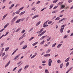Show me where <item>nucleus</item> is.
Here are the masks:
<instances>
[{"label": "nucleus", "instance_id": "obj_58", "mask_svg": "<svg viewBox=\"0 0 73 73\" xmlns=\"http://www.w3.org/2000/svg\"><path fill=\"white\" fill-rule=\"evenodd\" d=\"M23 38V36H21L20 38H19V40H21V39H22V38Z\"/></svg>", "mask_w": 73, "mask_h": 73}, {"label": "nucleus", "instance_id": "obj_21", "mask_svg": "<svg viewBox=\"0 0 73 73\" xmlns=\"http://www.w3.org/2000/svg\"><path fill=\"white\" fill-rule=\"evenodd\" d=\"M8 50H9V47H7L6 48L5 50V52H7V51H8Z\"/></svg>", "mask_w": 73, "mask_h": 73}, {"label": "nucleus", "instance_id": "obj_63", "mask_svg": "<svg viewBox=\"0 0 73 73\" xmlns=\"http://www.w3.org/2000/svg\"><path fill=\"white\" fill-rule=\"evenodd\" d=\"M14 5H15V4H13L11 6L13 8V7L14 6Z\"/></svg>", "mask_w": 73, "mask_h": 73}, {"label": "nucleus", "instance_id": "obj_47", "mask_svg": "<svg viewBox=\"0 0 73 73\" xmlns=\"http://www.w3.org/2000/svg\"><path fill=\"white\" fill-rule=\"evenodd\" d=\"M17 67H15L13 70V71H15V70L17 68Z\"/></svg>", "mask_w": 73, "mask_h": 73}, {"label": "nucleus", "instance_id": "obj_18", "mask_svg": "<svg viewBox=\"0 0 73 73\" xmlns=\"http://www.w3.org/2000/svg\"><path fill=\"white\" fill-rule=\"evenodd\" d=\"M69 59H70V57H68L67 58L66 60H65V62H67L69 60Z\"/></svg>", "mask_w": 73, "mask_h": 73}, {"label": "nucleus", "instance_id": "obj_51", "mask_svg": "<svg viewBox=\"0 0 73 73\" xmlns=\"http://www.w3.org/2000/svg\"><path fill=\"white\" fill-rule=\"evenodd\" d=\"M47 24V23L46 22H45L43 25V26L45 25H46Z\"/></svg>", "mask_w": 73, "mask_h": 73}, {"label": "nucleus", "instance_id": "obj_44", "mask_svg": "<svg viewBox=\"0 0 73 73\" xmlns=\"http://www.w3.org/2000/svg\"><path fill=\"white\" fill-rule=\"evenodd\" d=\"M58 7V6H56L53 8V9H55L57 8Z\"/></svg>", "mask_w": 73, "mask_h": 73}, {"label": "nucleus", "instance_id": "obj_29", "mask_svg": "<svg viewBox=\"0 0 73 73\" xmlns=\"http://www.w3.org/2000/svg\"><path fill=\"white\" fill-rule=\"evenodd\" d=\"M44 42H45V41L43 40L42 42H41L40 43V44L41 45H42V44H44Z\"/></svg>", "mask_w": 73, "mask_h": 73}, {"label": "nucleus", "instance_id": "obj_62", "mask_svg": "<svg viewBox=\"0 0 73 73\" xmlns=\"http://www.w3.org/2000/svg\"><path fill=\"white\" fill-rule=\"evenodd\" d=\"M39 68L40 69H41L42 68V67H41V66H39Z\"/></svg>", "mask_w": 73, "mask_h": 73}, {"label": "nucleus", "instance_id": "obj_8", "mask_svg": "<svg viewBox=\"0 0 73 73\" xmlns=\"http://www.w3.org/2000/svg\"><path fill=\"white\" fill-rule=\"evenodd\" d=\"M65 7V6L63 5H61V7L60 8V9H63V8H64Z\"/></svg>", "mask_w": 73, "mask_h": 73}, {"label": "nucleus", "instance_id": "obj_6", "mask_svg": "<svg viewBox=\"0 0 73 73\" xmlns=\"http://www.w3.org/2000/svg\"><path fill=\"white\" fill-rule=\"evenodd\" d=\"M20 55H18L16 56L13 59L14 60H16V59H17L18 58V57L20 56Z\"/></svg>", "mask_w": 73, "mask_h": 73}, {"label": "nucleus", "instance_id": "obj_12", "mask_svg": "<svg viewBox=\"0 0 73 73\" xmlns=\"http://www.w3.org/2000/svg\"><path fill=\"white\" fill-rule=\"evenodd\" d=\"M41 23V21L38 22L36 25V26H38V25H39Z\"/></svg>", "mask_w": 73, "mask_h": 73}, {"label": "nucleus", "instance_id": "obj_50", "mask_svg": "<svg viewBox=\"0 0 73 73\" xmlns=\"http://www.w3.org/2000/svg\"><path fill=\"white\" fill-rule=\"evenodd\" d=\"M35 56H36L35 55H33V56H32L31 57V58H34V57H35Z\"/></svg>", "mask_w": 73, "mask_h": 73}, {"label": "nucleus", "instance_id": "obj_10", "mask_svg": "<svg viewBox=\"0 0 73 73\" xmlns=\"http://www.w3.org/2000/svg\"><path fill=\"white\" fill-rule=\"evenodd\" d=\"M43 30H44V28H42L41 29L40 31L38 33V34H40V33H41V32H42V31H43Z\"/></svg>", "mask_w": 73, "mask_h": 73}, {"label": "nucleus", "instance_id": "obj_54", "mask_svg": "<svg viewBox=\"0 0 73 73\" xmlns=\"http://www.w3.org/2000/svg\"><path fill=\"white\" fill-rule=\"evenodd\" d=\"M46 62V61H45V60H43V61H42V63H45Z\"/></svg>", "mask_w": 73, "mask_h": 73}, {"label": "nucleus", "instance_id": "obj_15", "mask_svg": "<svg viewBox=\"0 0 73 73\" xmlns=\"http://www.w3.org/2000/svg\"><path fill=\"white\" fill-rule=\"evenodd\" d=\"M51 51V49H48V50L46 52V53H49Z\"/></svg>", "mask_w": 73, "mask_h": 73}, {"label": "nucleus", "instance_id": "obj_23", "mask_svg": "<svg viewBox=\"0 0 73 73\" xmlns=\"http://www.w3.org/2000/svg\"><path fill=\"white\" fill-rule=\"evenodd\" d=\"M63 3L64 2H60L58 4V5H61V4H62V3Z\"/></svg>", "mask_w": 73, "mask_h": 73}, {"label": "nucleus", "instance_id": "obj_7", "mask_svg": "<svg viewBox=\"0 0 73 73\" xmlns=\"http://www.w3.org/2000/svg\"><path fill=\"white\" fill-rule=\"evenodd\" d=\"M61 45H62V44H58L57 46V48H60V47L61 46Z\"/></svg>", "mask_w": 73, "mask_h": 73}, {"label": "nucleus", "instance_id": "obj_46", "mask_svg": "<svg viewBox=\"0 0 73 73\" xmlns=\"http://www.w3.org/2000/svg\"><path fill=\"white\" fill-rule=\"evenodd\" d=\"M5 54V52H4V53H3L2 56V57H4Z\"/></svg>", "mask_w": 73, "mask_h": 73}, {"label": "nucleus", "instance_id": "obj_24", "mask_svg": "<svg viewBox=\"0 0 73 73\" xmlns=\"http://www.w3.org/2000/svg\"><path fill=\"white\" fill-rule=\"evenodd\" d=\"M53 7V4L51 5L50 6V8H49V9H50L51 8H52Z\"/></svg>", "mask_w": 73, "mask_h": 73}, {"label": "nucleus", "instance_id": "obj_37", "mask_svg": "<svg viewBox=\"0 0 73 73\" xmlns=\"http://www.w3.org/2000/svg\"><path fill=\"white\" fill-rule=\"evenodd\" d=\"M58 1V0H56V1H53V3H57V2Z\"/></svg>", "mask_w": 73, "mask_h": 73}, {"label": "nucleus", "instance_id": "obj_14", "mask_svg": "<svg viewBox=\"0 0 73 73\" xmlns=\"http://www.w3.org/2000/svg\"><path fill=\"white\" fill-rule=\"evenodd\" d=\"M50 56V54H47L44 55V57H48Z\"/></svg>", "mask_w": 73, "mask_h": 73}, {"label": "nucleus", "instance_id": "obj_64", "mask_svg": "<svg viewBox=\"0 0 73 73\" xmlns=\"http://www.w3.org/2000/svg\"><path fill=\"white\" fill-rule=\"evenodd\" d=\"M56 11H53L52 12V13H56Z\"/></svg>", "mask_w": 73, "mask_h": 73}, {"label": "nucleus", "instance_id": "obj_39", "mask_svg": "<svg viewBox=\"0 0 73 73\" xmlns=\"http://www.w3.org/2000/svg\"><path fill=\"white\" fill-rule=\"evenodd\" d=\"M35 38V37H31L30 39H29V41H31V40H32V39L33 38Z\"/></svg>", "mask_w": 73, "mask_h": 73}, {"label": "nucleus", "instance_id": "obj_57", "mask_svg": "<svg viewBox=\"0 0 73 73\" xmlns=\"http://www.w3.org/2000/svg\"><path fill=\"white\" fill-rule=\"evenodd\" d=\"M64 11H65V10H63L62 11H61L60 12V13H62L63 12H64Z\"/></svg>", "mask_w": 73, "mask_h": 73}, {"label": "nucleus", "instance_id": "obj_60", "mask_svg": "<svg viewBox=\"0 0 73 73\" xmlns=\"http://www.w3.org/2000/svg\"><path fill=\"white\" fill-rule=\"evenodd\" d=\"M39 3H40V1H38L36 3V4H39Z\"/></svg>", "mask_w": 73, "mask_h": 73}, {"label": "nucleus", "instance_id": "obj_16", "mask_svg": "<svg viewBox=\"0 0 73 73\" xmlns=\"http://www.w3.org/2000/svg\"><path fill=\"white\" fill-rule=\"evenodd\" d=\"M7 15H8V14H6L5 15H4L3 17L2 20H4V19L5 17H6L7 16Z\"/></svg>", "mask_w": 73, "mask_h": 73}, {"label": "nucleus", "instance_id": "obj_56", "mask_svg": "<svg viewBox=\"0 0 73 73\" xmlns=\"http://www.w3.org/2000/svg\"><path fill=\"white\" fill-rule=\"evenodd\" d=\"M4 36V35H3L2 36H0V40L1 39V38H2V37H3Z\"/></svg>", "mask_w": 73, "mask_h": 73}, {"label": "nucleus", "instance_id": "obj_53", "mask_svg": "<svg viewBox=\"0 0 73 73\" xmlns=\"http://www.w3.org/2000/svg\"><path fill=\"white\" fill-rule=\"evenodd\" d=\"M15 13H16V12H14L13 14L12 15V16H14L15 15Z\"/></svg>", "mask_w": 73, "mask_h": 73}, {"label": "nucleus", "instance_id": "obj_41", "mask_svg": "<svg viewBox=\"0 0 73 73\" xmlns=\"http://www.w3.org/2000/svg\"><path fill=\"white\" fill-rule=\"evenodd\" d=\"M25 30H23L21 32V33H24V32H25Z\"/></svg>", "mask_w": 73, "mask_h": 73}, {"label": "nucleus", "instance_id": "obj_55", "mask_svg": "<svg viewBox=\"0 0 73 73\" xmlns=\"http://www.w3.org/2000/svg\"><path fill=\"white\" fill-rule=\"evenodd\" d=\"M4 29H2V30H1L0 31V32H2V31H4Z\"/></svg>", "mask_w": 73, "mask_h": 73}, {"label": "nucleus", "instance_id": "obj_5", "mask_svg": "<svg viewBox=\"0 0 73 73\" xmlns=\"http://www.w3.org/2000/svg\"><path fill=\"white\" fill-rule=\"evenodd\" d=\"M26 12L25 11H23V12H22L21 13H20L19 14L20 16H21V15H23V14H24V13H25Z\"/></svg>", "mask_w": 73, "mask_h": 73}, {"label": "nucleus", "instance_id": "obj_27", "mask_svg": "<svg viewBox=\"0 0 73 73\" xmlns=\"http://www.w3.org/2000/svg\"><path fill=\"white\" fill-rule=\"evenodd\" d=\"M45 72L46 73H49V71H48V70L47 69L45 70Z\"/></svg>", "mask_w": 73, "mask_h": 73}, {"label": "nucleus", "instance_id": "obj_49", "mask_svg": "<svg viewBox=\"0 0 73 73\" xmlns=\"http://www.w3.org/2000/svg\"><path fill=\"white\" fill-rule=\"evenodd\" d=\"M23 8H24V7L21 8L19 9V11H21V10H22V9H23Z\"/></svg>", "mask_w": 73, "mask_h": 73}, {"label": "nucleus", "instance_id": "obj_59", "mask_svg": "<svg viewBox=\"0 0 73 73\" xmlns=\"http://www.w3.org/2000/svg\"><path fill=\"white\" fill-rule=\"evenodd\" d=\"M24 43V41H22L21 42L20 44V45H21V44H23V43Z\"/></svg>", "mask_w": 73, "mask_h": 73}, {"label": "nucleus", "instance_id": "obj_40", "mask_svg": "<svg viewBox=\"0 0 73 73\" xmlns=\"http://www.w3.org/2000/svg\"><path fill=\"white\" fill-rule=\"evenodd\" d=\"M33 28H32L29 31V32H31V31H32L33 30Z\"/></svg>", "mask_w": 73, "mask_h": 73}, {"label": "nucleus", "instance_id": "obj_22", "mask_svg": "<svg viewBox=\"0 0 73 73\" xmlns=\"http://www.w3.org/2000/svg\"><path fill=\"white\" fill-rule=\"evenodd\" d=\"M63 66V63L61 64L60 65V69H62V66Z\"/></svg>", "mask_w": 73, "mask_h": 73}, {"label": "nucleus", "instance_id": "obj_45", "mask_svg": "<svg viewBox=\"0 0 73 73\" xmlns=\"http://www.w3.org/2000/svg\"><path fill=\"white\" fill-rule=\"evenodd\" d=\"M66 26V25H63L61 27V28H63V27H65Z\"/></svg>", "mask_w": 73, "mask_h": 73}, {"label": "nucleus", "instance_id": "obj_48", "mask_svg": "<svg viewBox=\"0 0 73 73\" xmlns=\"http://www.w3.org/2000/svg\"><path fill=\"white\" fill-rule=\"evenodd\" d=\"M20 13V11H18L16 13V14H17V15H18L19 13Z\"/></svg>", "mask_w": 73, "mask_h": 73}, {"label": "nucleus", "instance_id": "obj_52", "mask_svg": "<svg viewBox=\"0 0 73 73\" xmlns=\"http://www.w3.org/2000/svg\"><path fill=\"white\" fill-rule=\"evenodd\" d=\"M72 0H68V3H71V2H72Z\"/></svg>", "mask_w": 73, "mask_h": 73}, {"label": "nucleus", "instance_id": "obj_61", "mask_svg": "<svg viewBox=\"0 0 73 73\" xmlns=\"http://www.w3.org/2000/svg\"><path fill=\"white\" fill-rule=\"evenodd\" d=\"M3 43H2L1 45V48H2V47H3Z\"/></svg>", "mask_w": 73, "mask_h": 73}, {"label": "nucleus", "instance_id": "obj_17", "mask_svg": "<svg viewBox=\"0 0 73 73\" xmlns=\"http://www.w3.org/2000/svg\"><path fill=\"white\" fill-rule=\"evenodd\" d=\"M21 20V19H19L17 21L15 22V23L16 24H17L18 23H20V21Z\"/></svg>", "mask_w": 73, "mask_h": 73}, {"label": "nucleus", "instance_id": "obj_9", "mask_svg": "<svg viewBox=\"0 0 73 73\" xmlns=\"http://www.w3.org/2000/svg\"><path fill=\"white\" fill-rule=\"evenodd\" d=\"M17 16H16L14 18H13L12 19L13 21H15L16 20V19H17Z\"/></svg>", "mask_w": 73, "mask_h": 73}, {"label": "nucleus", "instance_id": "obj_26", "mask_svg": "<svg viewBox=\"0 0 73 73\" xmlns=\"http://www.w3.org/2000/svg\"><path fill=\"white\" fill-rule=\"evenodd\" d=\"M38 44V42H36L35 43H33L32 44V45L33 46H35V45H36V44Z\"/></svg>", "mask_w": 73, "mask_h": 73}, {"label": "nucleus", "instance_id": "obj_20", "mask_svg": "<svg viewBox=\"0 0 73 73\" xmlns=\"http://www.w3.org/2000/svg\"><path fill=\"white\" fill-rule=\"evenodd\" d=\"M28 67H29V65H27L25 66L24 68V69H27Z\"/></svg>", "mask_w": 73, "mask_h": 73}, {"label": "nucleus", "instance_id": "obj_13", "mask_svg": "<svg viewBox=\"0 0 73 73\" xmlns=\"http://www.w3.org/2000/svg\"><path fill=\"white\" fill-rule=\"evenodd\" d=\"M27 48V45H25L22 48V49H26Z\"/></svg>", "mask_w": 73, "mask_h": 73}, {"label": "nucleus", "instance_id": "obj_31", "mask_svg": "<svg viewBox=\"0 0 73 73\" xmlns=\"http://www.w3.org/2000/svg\"><path fill=\"white\" fill-rule=\"evenodd\" d=\"M51 38H52V37L51 36L49 38H48L47 40V41H49L51 39Z\"/></svg>", "mask_w": 73, "mask_h": 73}, {"label": "nucleus", "instance_id": "obj_1", "mask_svg": "<svg viewBox=\"0 0 73 73\" xmlns=\"http://www.w3.org/2000/svg\"><path fill=\"white\" fill-rule=\"evenodd\" d=\"M52 64V59H49L48 60V66H50Z\"/></svg>", "mask_w": 73, "mask_h": 73}, {"label": "nucleus", "instance_id": "obj_25", "mask_svg": "<svg viewBox=\"0 0 73 73\" xmlns=\"http://www.w3.org/2000/svg\"><path fill=\"white\" fill-rule=\"evenodd\" d=\"M22 70V68H20V69L19 70L18 72L17 73H20V72H21V71Z\"/></svg>", "mask_w": 73, "mask_h": 73}, {"label": "nucleus", "instance_id": "obj_34", "mask_svg": "<svg viewBox=\"0 0 73 73\" xmlns=\"http://www.w3.org/2000/svg\"><path fill=\"white\" fill-rule=\"evenodd\" d=\"M56 44H57V43H55L52 46V47H54V46H56Z\"/></svg>", "mask_w": 73, "mask_h": 73}, {"label": "nucleus", "instance_id": "obj_11", "mask_svg": "<svg viewBox=\"0 0 73 73\" xmlns=\"http://www.w3.org/2000/svg\"><path fill=\"white\" fill-rule=\"evenodd\" d=\"M64 27H63L60 30V32L61 33H62L63 32V30L64 29Z\"/></svg>", "mask_w": 73, "mask_h": 73}, {"label": "nucleus", "instance_id": "obj_2", "mask_svg": "<svg viewBox=\"0 0 73 73\" xmlns=\"http://www.w3.org/2000/svg\"><path fill=\"white\" fill-rule=\"evenodd\" d=\"M18 49H19V48H17L13 52V53L11 54L12 55H13V54H15V53H16V52H17V51Z\"/></svg>", "mask_w": 73, "mask_h": 73}, {"label": "nucleus", "instance_id": "obj_38", "mask_svg": "<svg viewBox=\"0 0 73 73\" xmlns=\"http://www.w3.org/2000/svg\"><path fill=\"white\" fill-rule=\"evenodd\" d=\"M69 65V62H67L66 63V67H67Z\"/></svg>", "mask_w": 73, "mask_h": 73}, {"label": "nucleus", "instance_id": "obj_3", "mask_svg": "<svg viewBox=\"0 0 73 73\" xmlns=\"http://www.w3.org/2000/svg\"><path fill=\"white\" fill-rule=\"evenodd\" d=\"M7 57H8V54H6L3 58V60H5V59L7 58Z\"/></svg>", "mask_w": 73, "mask_h": 73}, {"label": "nucleus", "instance_id": "obj_36", "mask_svg": "<svg viewBox=\"0 0 73 73\" xmlns=\"http://www.w3.org/2000/svg\"><path fill=\"white\" fill-rule=\"evenodd\" d=\"M52 23V21H50L48 22V24H51Z\"/></svg>", "mask_w": 73, "mask_h": 73}, {"label": "nucleus", "instance_id": "obj_42", "mask_svg": "<svg viewBox=\"0 0 73 73\" xmlns=\"http://www.w3.org/2000/svg\"><path fill=\"white\" fill-rule=\"evenodd\" d=\"M61 62V61L60 60H59L57 61V62L58 63H60V62Z\"/></svg>", "mask_w": 73, "mask_h": 73}, {"label": "nucleus", "instance_id": "obj_30", "mask_svg": "<svg viewBox=\"0 0 73 73\" xmlns=\"http://www.w3.org/2000/svg\"><path fill=\"white\" fill-rule=\"evenodd\" d=\"M45 36H43L42 37H41L40 38V40H42V39H44V38H45Z\"/></svg>", "mask_w": 73, "mask_h": 73}, {"label": "nucleus", "instance_id": "obj_4", "mask_svg": "<svg viewBox=\"0 0 73 73\" xmlns=\"http://www.w3.org/2000/svg\"><path fill=\"white\" fill-rule=\"evenodd\" d=\"M39 16V15H36L32 17V19H35L36 17H38Z\"/></svg>", "mask_w": 73, "mask_h": 73}, {"label": "nucleus", "instance_id": "obj_33", "mask_svg": "<svg viewBox=\"0 0 73 73\" xmlns=\"http://www.w3.org/2000/svg\"><path fill=\"white\" fill-rule=\"evenodd\" d=\"M43 26V27L44 28H46V27H48V25H45Z\"/></svg>", "mask_w": 73, "mask_h": 73}, {"label": "nucleus", "instance_id": "obj_32", "mask_svg": "<svg viewBox=\"0 0 73 73\" xmlns=\"http://www.w3.org/2000/svg\"><path fill=\"white\" fill-rule=\"evenodd\" d=\"M19 5H20V4L19 3L17 4L15 6V8H16V7H17V6H19Z\"/></svg>", "mask_w": 73, "mask_h": 73}, {"label": "nucleus", "instance_id": "obj_35", "mask_svg": "<svg viewBox=\"0 0 73 73\" xmlns=\"http://www.w3.org/2000/svg\"><path fill=\"white\" fill-rule=\"evenodd\" d=\"M25 33H24L23 34V35H22V37H23H23H25Z\"/></svg>", "mask_w": 73, "mask_h": 73}, {"label": "nucleus", "instance_id": "obj_19", "mask_svg": "<svg viewBox=\"0 0 73 73\" xmlns=\"http://www.w3.org/2000/svg\"><path fill=\"white\" fill-rule=\"evenodd\" d=\"M21 29V28L19 27V29H17L16 30L15 32H16V33L17 32H18V31H19Z\"/></svg>", "mask_w": 73, "mask_h": 73}, {"label": "nucleus", "instance_id": "obj_43", "mask_svg": "<svg viewBox=\"0 0 73 73\" xmlns=\"http://www.w3.org/2000/svg\"><path fill=\"white\" fill-rule=\"evenodd\" d=\"M29 17H27L26 18V21H27L28 20H29Z\"/></svg>", "mask_w": 73, "mask_h": 73}, {"label": "nucleus", "instance_id": "obj_28", "mask_svg": "<svg viewBox=\"0 0 73 73\" xmlns=\"http://www.w3.org/2000/svg\"><path fill=\"white\" fill-rule=\"evenodd\" d=\"M60 17H57L55 19V21L56 20H60Z\"/></svg>", "mask_w": 73, "mask_h": 73}]
</instances>
